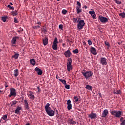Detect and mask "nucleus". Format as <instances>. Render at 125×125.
I'll list each match as a JSON object with an SVG mask.
<instances>
[{
  "mask_svg": "<svg viewBox=\"0 0 125 125\" xmlns=\"http://www.w3.org/2000/svg\"><path fill=\"white\" fill-rule=\"evenodd\" d=\"M15 54L12 56V58H14V59L17 60L18 59L19 57V54L17 53L16 52H14Z\"/></svg>",
  "mask_w": 125,
  "mask_h": 125,
  "instance_id": "nucleus-22",
  "label": "nucleus"
},
{
  "mask_svg": "<svg viewBox=\"0 0 125 125\" xmlns=\"http://www.w3.org/2000/svg\"><path fill=\"white\" fill-rule=\"evenodd\" d=\"M22 108L20 106H17V108L15 111V114H19L20 113V110H21Z\"/></svg>",
  "mask_w": 125,
  "mask_h": 125,
  "instance_id": "nucleus-23",
  "label": "nucleus"
},
{
  "mask_svg": "<svg viewBox=\"0 0 125 125\" xmlns=\"http://www.w3.org/2000/svg\"><path fill=\"white\" fill-rule=\"evenodd\" d=\"M17 11V10H15V11L12 12V15H13V16H16V15H18V13Z\"/></svg>",
  "mask_w": 125,
  "mask_h": 125,
  "instance_id": "nucleus-31",
  "label": "nucleus"
},
{
  "mask_svg": "<svg viewBox=\"0 0 125 125\" xmlns=\"http://www.w3.org/2000/svg\"><path fill=\"white\" fill-rule=\"evenodd\" d=\"M17 40H19V37L18 36L13 37L11 41V43L12 44V46H16L15 44H16V42H17Z\"/></svg>",
  "mask_w": 125,
  "mask_h": 125,
  "instance_id": "nucleus-7",
  "label": "nucleus"
},
{
  "mask_svg": "<svg viewBox=\"0 0 125 125\" xmlns=\"http://www.w3.org/2000/svg\"><path fill=\"white\" fill-rule=\"evenodd\" d=\"M35 71L37 72V73L38 74V75H39V76H42V70L41 69H40L38 67H36L35 68Z\"/></svg>",
  "mask_w": 125,
  "mask_h": 125,
  "instance_id": "nucleus-13",
  "label": "nucleus"
},
{
  "mask_svg": "<svg viewBox=\"0 0 125 125\" xmlns=\"http://www.w3.org/2000/svg\"><path fill=\"white\" fill-rule=\"evenodd\" d=\"M115 94H121V90H118L117 92H115Z\"/></svg>",
  "mask_w": 125,
  "mask_h": 125,
  "instance_id": "nucleus-48",
  "label": "nucleus"
},
{
  "mask_svg": "<svg viewBox=\"0 0 125 125\" xmlns=\"http://www.w3.org/2000/svg\"><path fill=\"white\" fill-rule=\"evenodd\" d=\"M2 88H3V86L2 85L0 86V89H2Z\"/></svg>",
  "mask_w": 125,
  "mask_h": 125,
  "instance_id": "nucleus-55",
  "label": "nucleus"
},
{
  "mask_svg": "<svg viewBox=\"0 0 125 125\" xmlns=\"http://www.w3.org/2000/svg\"><path fill=\"white\" fill-rule=\"evenodd\" d=\"M42 31L43 32L44 34H46L47 33V30L46 27H44L42 28Z\"/></svg>",
  "mask_w": 125,
  "mask_h": 125,
  "instance_id": "nucleus-28",
  "label": "nucleus"
},
{
  "mask_svg": "<svg viewBox=\"0 0 125 125\" xmlns=\"http://www.w3.org/2000/svg\"><path fill=\"white\" fill-rule=\"evenodd\" d=\"M120 125H125V119L124 120V121L121 122V123L120 124Z\"/></svg>",
  "mask_w": 125,
  "mask_h": 125,
  "instance_id": "nucleus-47",
  "label": "nucleus"
},
{
  "mask_svg": "<svg viewBox=\"0 0 125 125\" xmlns=\"http://www.w3.org/2000/svg\"><path fill=\"white\" fill-rule=\"evenodd\" d=\"M10 104L11 106H15V105H16V104H17V101H12V102L10 103Z\"/></svg>",
  "mask_w": 125,
  "mask_h": 125,
  "instance_id": "nucleus-29",
  "label": "nucleus"
},
{
  "mask_svg": "<svg viewBox=\"0 0 125 125\" xmlns=\"http://www.w3.org/2000/svg\"><path fill=\"white\" fill-rule=\"evenodd\" d=\"M62 46H63V47H65V43H63V44H62Z\"/></svg>",
  "mask_w": 125,
  "mask_h": 125,
  "instance_id": "nucleus-59",
  "label": "nucleus"
},
{
  "mask_svg": "<svg viewBox=\"0 0 125 125\" xmlns=\"http://www.w3.org/2000/svg\"><path fill=\"white\" fill-rule=\"evenodd\" d=\"M65 88H66V89H70V85L69 84H67V83H66L64 85Z\"/></svg>",
  "mask_w": 125,
  "mask_h": 125,
  "instance_id": "nucleus-40",
  "label": "nucleus"
},
{
  "mask_svg": "<svg viewBox=\"0 0 125 125\" xmlns=\"http://www.w3.org/2000/svg\"><path fill=\"white\" fill-rule=\"evenodd\" d=\"M42 42H43V44L44 45H46L47 44H48V39L47 38L45 37L43 40H42Z\"/></svg>",
  "mask_w": 125,
  "mask_h": 125,
  "instance_id": "nucleus-18",
  "label": "nucleus"
},
{
  "mask_svg": "<svg viewBox=\"0 0 125 125\" xmlns=\"http://www.w3.org/2000/svg\"><path fill=\"white\" fill-rule=\"evenodd\" d=\"M6 19H7V17H1V20L3 22H6Z\"/></svg>",
  "mask_w": 125,
  "mask_h": 125,
  "instance_id": "nucleus-34",
  "label": "nucleus"
},
{
  "mask_svg": "<svg viewBox=\"0 0 125 125\" xmlns=\"http://www.w3.org/2000/svg\"><path fill=\"white\" fill-rule=\"evenodd\" d=\"M4 85H5V87H6V88L8 87V84H7V83L5 82Z\"/></svg>",
  "mask_w": 125,
  "mask_h": 125,
  "instance_id": "nucleus-49",
  "label": "nucleus"
},
{
  "mask_svg": "<svg viewBox=\"0 0 125 125\" xmlns=\"http://www.w3.org/2000/svg\"><path fill=\"white\" fill-rule=\"evenodd\" d=\"M10 93L8 95V97H11V96H14L15 97L16 96V90L14 88H11L10 89Z\"/></svg>",
  "mask_w": 125,
  "mask_h": 125,
  "instance_id": "nucleus-6",
  "label": "nucleus"
},
{
  "mask_svg": "<svg viewBox=\"0 0 125 125\" xmlns=\"http://www.w3.org/2000/svg\"><path fill=\"white\" fill-rule=\"evenodd\" d=\"M59 29H61V30H63V25L62 24H60L59 25Z\"/></svg>",
  "mask_w": 125,
  "mask_h": 125,
  "instance_id": "nucleus-44",
  "label": "nucleus"
},
{
  "mask_svg": "<svg viewBox=\"0 0 125 125\" xmlns=\"http://www.w3.org/2000/svg\"><path fill=\"white\" fill-rule=\"evenodd\" d=\"M82 74L84 77L85 79H89L90 77L93 76V72L91 71H86L85 70H83L82 72Z\"/></svg>",
  "mask_w": 125,
  "mask_h": 125,
  "instance_id": "nucleus-2",
  "label": "nucleus"
},
{
  "mask_svg": "<svg viewBox=\"0 0 125 125\" xmlns=\"http://www.w3.org/2000/svg\"><path fill=\"white\" fill-rule=\"evenodd\" d=\"M24 107L26 110L29 109V103H28L27 100H24Z\"/></svg>",
  "mask_w": 125,
  "mask_h": 125,
  "instance_id": "nucleus-20",
  "label": "nucleus"
},
{
  "mask_svg": "<svg viewBox=\"0 0 125 125\" xmlns=\"http://www.w3.org/2000/svg\"><path fill=\"white\" fill-rule=\"evenodd\" d=\"M10 5H13V3H12V2H10Z\"/></svg>",
  "mask_w": 125,
  "mask_h": 125,
  "instance_id": "nucleus-58",
  "label": "nucleus"
},
{
  "mask_svg": "<svg viewBox=\"0 0 125 125\" xmlns=\"http://www.w3.org/2000/svg\"><path fill=\"white\" fill-rule=\"evenodd\" d=\"M86 89H88V90H90L91 91H92V87L89 85H86L85 86Z\"/></svg>",
  "mask_w": 125,
  "mask_h": 125,
  "instance_id": "nucleus-25",
  "label": "nucleus"
},
{
  "mask_svg": "<svg viewBox=\"0 0 125 125\" xmlns=\"http://www.w3.org/2000/svg\"><path fill=\"white\" fill-rule=\"evenodd\" d=\"M56 112L57 114H58V110H56Z\"/></svg>",
  "mask_w": 125,
  "mask_h": 125,
  "instance_id": "nucleus-61",
  "label": "nucleus"
},
{
  "mask_svg": "<svg viewBox=\"0 0 125 125\" xmlns=\"http://www.w3.org/2000/svg\"><path fill=\"white\" fill-rule=\"evenodd\" d=\"M36 28H41V26L40 25L36 26Z\"/></svg>",
  "mask_w": 125,
  "mask_h": 125,
  "instance_id": "nucleus-56",
  "label": "nucleus"
},
{
  "mask_svg": "<svg viewBox=\"0 0 125 125\" xmlns=\"http://www.w3.org/2000/svg\"><path fill=\"white\" fill-rule=\"evenodd\" d=\"M89 14H91L93 19H96V15L95 14V12L94 11H89Z\"/></svg>",
  "mask_w": 125,
  "mask_h": 125,
  "instance_id": "nucleus-17",
  "label": "nucleus"
},
{
  "mask_svg": "<svg viewBox=\"0 0 125 125\" xmlns=\"http://www.w3.org/2000/svg\"><path fill=\"white\" fill-rule=\"evenodd\" d=\"M57 43H59L58 42V39L57 38V37H55L54 39V41L53 42V44H52V48L54 49V50H57L58 48H57Z\"/></svg>",
  "mask_w": 125,
  "mask_h": 125,
  "instance_id": "nucleus-5",
  "label": "nucleus"
},
{
  "mask_svg": "<svg viewBox=\"0 0 125 125\" xmlns=\"http://www.w3.org/2000/svg\"><path fill=\"white\" fill-rule=\"evenodd\" d=\"M100 63L103 66H105L108 64V62H107V59H105V58H101L100 59Z\"/></svg>",
  "mask_w": 125,
  "mask_h": 125,
  "instance_id": "nucleus-10",
  "label": "nucleus"
},
{
  "mask_svg": "<svg viewBox=\"0 0 125 125\" xmlns=\"http://www.w3.org/2000/svg\"><path fill=\"white\" fill-rule=\"evenodd\" d=\"M30 63L32 64V65L35 66V65H36V61H35V59H32L30 60Z\"/></svg>",
  "mask_w": 125,
  "mask_h": 125,
  "instance_id": "nucleus-27",
  "label": "nucleus"
},
{
  "mask_svg": "<svg viewBox=\"0 0 125 125\" xmlns=\"http://www.w3.org/2000/svg\"><path fill=\"white\" fill-rule=\"evenodd\" d=\"M119 16L122 17V18H125V13L123 12L119 14Z\"/></svg>",
  "mask_w": 125,
  "mask_h": 125,
  "instance_id": "nucleus-30",
  "label": "nucleus"
},
{
  "mask_svg": "<svg viewBox=\"0 0 125 125\" xmlns=\"http://www.w3.org/2000/svg\"><path fill=\"white\" fill-rule=\"evenodd\" d=\"M66 65H72V58H68L67 59V62Z\"/></svg>",
  "mask_w": 125,
  "mask_h": 125,
  "instance_id": "nucleus-26",
  "label": "nucleus"
},
{
  "mask_svg": "<svg viewBox=\"0 0 125 125\" xmlns=\"http://www.w3.org/2000/svg\"><path fill=\"white\" fill-rule=\"evenodd\" d=\"M49 106H50V104H49V103H47L45 106L46 113L50 117H53L55 114V111L51 109V107H50Z\"/></svg>",
  "mask_w": 125,
  "mask_h": 125,
  "instance_id": "nucleus-1",
  "label": "nucleus"
},
{
  "mask_svg": "<svg viewBox=\"0 0 125 125\" xmlns=\"http://www.w3.org/2000/svg\"><path fill=\"white\" fill-rule=\"evenodd\" d=\"M56 79H59V76H58V75H57L56 76Z\"/></svg>",
  "mask_w": 125,
  "mask_h": 125,
  "instance_id": "nucleus-54",
  "label": "nucleus"
},
{
  "mask_svg": "<svg viewBox=\"0 0 125 125\" xmlns=\"http://www.w3.org/2000/svg\"><path fill=\"white\" fill-rule=\"evenodd\" d=\"M68 12V11L65 9H63L62 10V14H67V13Z\"/></svg>",
  "mask_w": 125,
  "mask_h": 125,
  "instance_id": "nucleus-41",
  "label": "nucleus"
},
{
  "mask_svg": "<svg viewBox=\"0 0 125 125\" xmlns=\"http://www.w3.org/2000/svg\"><path fill=\"white\" fill-rule=\"evenodd\" d=\"M66 67L68 72H70L71 70L73 69V66L72 64H66Z\"/></svg>",
  "mask_w": 125,
  "mask_h": 125,
  "instance_id": "nucleus-21",
  "label": "nucleus"
},
{
  "mask_svg": "<svg viewBox=\"0 0 125 125\" xmlns=\"http://www.w3.org/2000/svg\"><path fill=\"white\" fill-rule=\"evenodd\" d=\"M64 55L66 58H70L72 56V53L70 50H67L64 53Z\"/></svg>",
  "mask_w": 125,
  "mask_h": 125,
  "instance_id": "nucleus-11",
  "label": "nucleus"
},
{
  "mask_svg": "<svg viewBox=\"0 0 125 125\" xmlns=\"http://www.w3.org/2000/svg\"><path fill=\"white\" fill-rule=\"evenodd\" d=\"M7 7H8V8H9V9H11V10H14V7L11 6L9 4L7 5Z\"/></svg>",
  "mask_w": 125,
  "mask_h": 125,
  "instance_id": "nucleus-38",
  "label": "nucleus"
},
{
  "mask_svg": "<svg viewBox=\"0 0 125 125\" xmlns=\"http://www.w3.org/2000/svg\"><path fill=\"white\" fill-rule=\"evenodd\" d=\"M67 109L69 111L72 110V104H71V100H68L67 102Z\"/></svg>",
  "mask_w": 125,
  "mask_h": 125,
  "instance_id": "nucleus-15",
  "label": "nucleus"
},
{
  "mask_svg": "<svg viewBox=\"0 0 125 125\" xmlns=\"http://www.w3.org/2000/svg\"><path fill=\"white\" fill-rule=\"evenodd\" d=\"M20 30H21L19 31V32H23V29L21 28V27L20 28Z\"/></svg>",
  "mask_w": 125,
  "mask_h": 125,
  "instance_id": "nucleus-52",
  "label": "nucleus"
},
{
  "mask_svg": "<svg viewBox=\"0 0 125 125\" xmlns=\"http://www.w3.org/2000/svg\"><path fill=\"white\" fill-rule=\"evenodd\" d=\"M90 51L93 55H96L97 54V53L96 52V49L93 47H91Z\"/></svg>",
  "mask_w": 125,
  "mask_h": 125,
  "instance_id": "nucleus-16",
  "label": "nucleus"
},
{
  "mask_svg": "<svg viewBox=\"0 0 125 125\" xmlns=\"http://www.w3.org/2000/svg\"><path fill=\"white\" fill-rule=\"evenodd\" d=\"M14 23H18L19 22L18 20H17V18H14Z\"/></svg>",
  "mask_w": 125,
  "mask_h": 125,
  "instance_id": "nucleus-43",
  "label": "nucleus"
},
{
  "mask_svg": "<svg viewBox=\"0 0 125 125\" xmlns=\"http://www.w3.org/2000/svg\"><path fill=\"white\" fill-rule=\"evenodd\" d=\"M77 23V29H78L79 31L83 29V27L84 26V25H85V23L83 20H78Z\"/></svg>",
  "mask_w": 125,
  "mask_h": 125,
  "instance_id": "nucleus-4",
  "label": "nucleus"
},
{
  "mask_svg": "<svg viewBox=\"0 0 125 125\" xmlns=\"http://www.w3.org/2000/svg\"><path fill=\"white\" fill-rule=\"evenodd\" d=\"M88 43L89 45H91V44H92V42H91V40H88Z\"/></svg>",
  "mask_w": 125,
  "mask_h": 125,
  "instance_id": "nucleus-45",
  "label": "nucleus"
},
{
  "mask_svg": "<svg viewBox=\"0 0 125 125\" xmlns=\"http://www.w3.org/2000/svg\"><path fill=\"white\" fill-rule=\"evenodd\" d=\"M34 93L32 91H29V92L27 93V95L28 96V97L29 99L31 100H34L35 99V95Z\"/></svg>",
  "mask_w": 125,
  "mask_h": 125,
  "instance_id": "nucleus-9",
  "label": "nucleus"
},
{
  "mask_svg": "<svg viewBox=\"0 0 125 125\" xmlns=\"http://www.w3.org/2000/svg\"><path fill=\"white\" fill-rule=\"evenodd\" d=\"M114 1H115L116 3L117 4H122V1L118 0H113Z\"/></svg>",
  "mask_w": 125,
  "mask_h": 125,
  "instance_id": "nucleus-39",
  "label": "nucleus"
},
{
  "mask_svg": "<svg viewBox=\"0 0 125 125\" xmlns=\"http://www.w3.org/2000/svg\"><path fill=\"white\" fill-rule=\"evenodd\" d=\"M68 123L70 125H76L77 122L76 121H74L73 119H69L68 120Z\"/></svg>",
  "mask_w": 125,
  "mask_h": 125,
  "instance_id": "nucleus-19",
  "label": "nucleus"
},
{
  "mask_svg": "<svg viewBox=\"0 0 125 125\" xmlns=\"http://www.w3.org/2000/svg\"><path fill=\"white\" fill-rule=\"evenodd\" d=\"M111 115L114 116L116 118H121L123 116V112L120 110H111Z\"/></svg>",
  "mask_w": 125,
  "mask_h": 125,
  "instance_id": "nucleus-3",
  "label": "nucleus"
},
{
  "mask_svg": "<svg viewBox=\"0 0 125 125\" xmlns=\"http://www.w3.org/2000/svg\"><path fill=\"white\" fill-rule=\"evenodd\" d=\"M118 44H121V43H120V42H118Z\"/></svg>",
  "mask_w": 125,
  "mask_h": 125,
  "instance_id": "nucleus-64",
  "label": "nucleus"
},
{
  "mask_svg": "<svg viewBox=\"0 0 125 125\" xmlns=\"http://www.w3.org/2000/svg\"><path fill=\"white\" fill-rule=\"evenodd\" d=\"M124 121H125V120H124V117H121L120 118V122H121V123H122V122H124Z\"/></svg>",
  "mask_w": 125,
  "mask_h": 125,
  "instance_id": "nucleus-51",
  "label": "nucleus"
},
{
  "mask_svg": "<svg viewBox=\"0 0 125 125\" xmlns=\"http://www.w3.org/2000/svg\"><path fill=\"white\" fill-rule=\"evenodd\" d=\"M37 88L38 89V92H41V88H40V87H38Z\"/></svg>",
  "mask_w": 125,
  "mask_h": 125,
  "instance_id": "nucleus-53",
  "label": "nucleus"
},
{
  "mask_svg": "<svg viewBox=\"0 0 125 125\" xmlns=\"http://www.w3.org/2000/svg\"><path fill=\"white\" fill-rule=\"evenodd\" d=\"M108 114H109L108 109H104L102 114V118H106Z\"/></svg>",
  "mask_w": 125,
  "mask_h": 125,
  "instance_id": "nucleus-14",
  "label": "nucleus"
},
{
  "mask_svg": "<svg viewBox=\"0 0 125 125\" xmlns=\"http://www.w3.org/2000/svg\"><path fill=\"white\" fill-rule=\"evenodd\" d=\"M85 8H87V7L86 6H85Z\"/></svg>",
  "mask_w": 125,
  "mask_h": 125,
  "instance_id": "nucleus-63",
  "label": "nucleus"
},
{
  "mask_svg": "<svg viewBox=\"0 0 125 125\" xmlns=\"http://www.w3.org/2000/svg\"><path fill=\"white\" fill-rule=\"evenodd\" d=\"M74 23H77V18H73Z\"/></svg>",
  "mask_w": 125,
  "mask_h": 125,
  "instance_id": "nucleus-50",
  "label": "nucleus"
},
{
  "mask_svg": "<svg viewBox=\"0 0 125 125\" xmlns=\"http://www.w3.org/2000/svg\"><path fill=\"white\" fill-rule=\"evenodd\" d=\"M99 20L102 23H107V22H108V19L102 16H99Z\"/></svg>",
  "mask_w": 125,
  "mask_h": 125,
  "instance_id": "nucleus-8",
  "label": "nucleus"
},
{
  "mask_svg": "<svg viewBox=\"0 0 125 125\" xmlns=\"http://www.w3.org/2000/svg\"><path fill=\"white\" fill-rule=\"evenodd\" d=\"M0 92L1 93L2 92H3V90H0Z\"/></svg>",
  "mask_w": 125,
  "mask_h": 125,
  "instance_id": "nucleus-60",
  "label": "nucleus"
},
{
  "mask_svg": "<svg viewBox=\"0 0 125 125\" xmlns=\"http://www.w3.org/2000/svg\"><path fill=\"white\" fill-rule=\"evenodd\" d=\"M37 24H39V25H41V24H42V23L41 22H38Z\"/></svg>",
  "mask_w": 125,
  "mask_h": 125,
  "instance_id": "nucleus-57",
  "label": "nucleus"
},
{
  "mask_svg": "<svg viewBox=\"0 0 125 125\" xmlns=\"http://www.w3.org/2000/svg\"><path fill=\"white\" fill-rule=\"evenodd\" d=\"M73 53H74L75 54H77L79 53V50L78 49H76L75 50H74L73 51Z\"/></svg>",
  "mask_w": 125,
  "mask_h": 125,
  "instance_id": "nucleus-37",
  "label": "nucleus"
},
{
  "mask_svg": "<svg viewBox=\"0 0 125 125\" xmlns=\"http://www.w3.org/2000/svg\"><path fill=\"white\" fill-rule=\"evenodd\" d=\"M6 119H7V115H3V117H1V120H4V121H5V120H6Z\"/></svg>",
  "mask_w": 125,
  "mask_h": 125,
  "instance_id": "nucleus-36",
  "label": "nucleus"
},
{
  "mask_svg": "<svg viewBox=\"0 0 125 125\" xmlns=\"http://www.w3.org/2000/svg\"><path fill=\"white\" fill-rule=\"evenodd\" d=\"M88 117L91 119V120H95L96 119L97 116L96 115V113H94L93 112H91V114L88 115Z\"/></svg>",
  "mask_w": 125,
  "mask_h": 125,
  "instance_id": "nucleus-12",
  "label": "nucleus"
},
{
  "mask_svg": "<svg viewBox=\"0 0 125 125\" xmlns=\"http://www.w3.org/2000/svg\"><path fill=\"white\" fill-rule=\"evenodd\" d=\"M77 5H78V6H76V8H81V2H80L79 1H77Z\"/></svg>",
  "mask_w": 125,
  "mask_h": 125,
  "instance_id": "nucleus-35",
  "label": "nucleus"
},
{
  "mask_svg": "<svg viewBox=\"0 0 125 125\" xmlns=\"http://www.w3.org/2000/svg\"><path fill=\"white\" fill-rule=\"evenodd\" d=\"M74 100L75 102H78L79 101V98L78 97H74Z\"/></svg>",
  "mask_w": 125,
  "mask_h": 125,
  "instance_id": "nucleus-46",
  "label": "nucleus"
},
{
  "mask_svg": "<svg viewBox=\"0 0 125 125\" xmlns=\"http://www.w3.org/2000/svg\"><path fill=\"white\" fill-rule=\"evenodd\" d=\"M1 121H2V119L0 120V124L1 123Z\"/></svg>",
  "mask_w": 125,
  "mask_h": 125,
  "instance_id": "nucleus-62",
  "label": "nucleus"
},
{
  "mask_svg": "<svg viewBox=\"0 0 125 125\" xmlns=\"http://www.w3.org/2000/svg\"><path fill=\"white\" fill-rule=\"evenodd\" d=\"M104 44H105V45H106V46H108V47H110V43H109V42H105Z\"/></svg>",
  "mask_w": 125,
  "mask_h": 125,
  "instance_id": "nucleus-42",
  "label": "nucleus"
},
{
  "mask_svg": "<svg viewBox=\"0 0 125 125\" xmlns=\"http://www.w3.org/2000/svg\"><path fill=\"white\" fill-rule=\"evenodd\" d=\"M18 75H19V70H18V69H17L14 70V77H18Z\"/></svg>",
  "mask_w": 125,
  "mask_h": 125,
  "instance_id": "nucleus-24",
  "label": "nucleus"
},
{
  "mask_svg": "<svg viewBox=\"0 0 125 125\" xmlns=\"http://www.w3.org/2000/svg\"><path fill=\"white\" fill-rule=\"evenodd\" d=\"M81 8H76V9L77 10V14H79L82 12V9H80Z\"/></svg>",
  "mask_w": 125,
  "mask_h": 125,
  "instance_id": "nucleus-33",
  "label": "nucleus"
},
{
  "mask_svg": "<svg viewBox=\"0 0 125 125\" xmlns=\"http://www.w3.org/2000/svg\"><path fill=\"white\" fill-rule=\"evenodd\" d=\"M59 81H60V82H61V83H63V84H64V85L66 84V81L65 80H62V79H59Z\"/></svg>",
  "mask_w": 125,
  "mask_h": 125,
  "instance_id": "nucleus-32",
  "label": "nucleus"
}]
</instances>
